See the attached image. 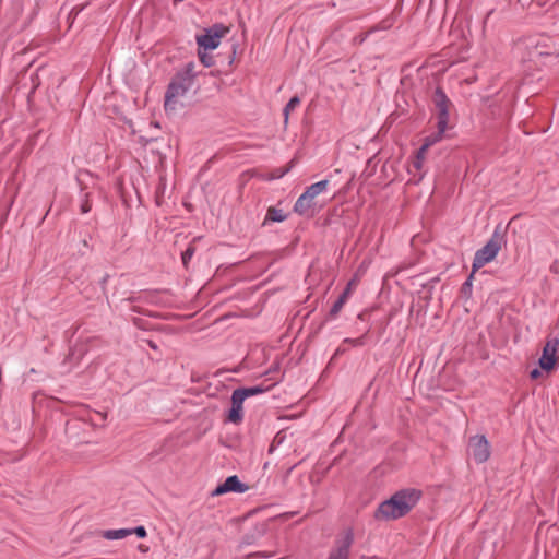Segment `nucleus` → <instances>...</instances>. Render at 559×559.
<instances>
[{
  "label": "nucleus",
  "instance_id": "37",
  "mask_svg": "<svg viewBox=\"0 0 559 559\" xmlns=\"http://www.w3.org/2000/svg\"><path fill=\"white\" fill-rule=\"evenodd\" d=\"M147 344H148V346H150L152 349H154V350H156V349H157V345H156V343H155V342H153V341L148 340V341H147Z\"/></svg>",
  "mask_w": 559,
  "mask_h": 559
},
{
  "label": "nucleus",
  "instance_id": "25",
  "mask_svg": "<svg viewBox=\"0 0 559 559\" xmlns=\"http://www.w3.org/2000/svg\"><path fill=\"white\" fill-rule=\"evenodd\" d=\"M293 165H294V159H293V160H290V162L288 163V165H287V166H285V167H283V168H277V169H275V170L273 171V174H272V177H271V178H272V179H278V178H282L283 176H285V175H286V174L292 169Z\"/></svg>",
  "mask_w": 559,
  "mask_h": 559
},
{
  "label": "nucleus",
  "instance_id": "22",
  "mask_svg": "<svg viewBox=\"0 0 559 559\" xmlns=\"http://www.w3.org/2000/svg\"><path fill=\"white\" fill-rule=\"evenodd\" d=\"M198 57L201 63L206 68L213 67L215 64L214 57L207 53V50L198 49Z\"/></svg>",
  "mask_w": 559,
  "mask_h": 559
},
{
  "label": "nucleus",
  "instance_id": "26",
  "mask_svg": "<svg viewBox=\"0 0 559 559\" xmlns=\"http://www.w3.org/2000/svg\"><path fill=\"white\" fill-rule=\"evenodd\" d=\"M357 285V281H356V277L352 278L345 286L344 290L341 293V297H344L345 300L348 299V297L350 296L353 289L356 287Z\"/></svg>",
  "mask_w": 559,
  "mask_h": 559
},
{
  "label": "nucleus",
  "instance_id": "15",
  "mask_svg": "<svg viewBox=\"0 0 559 559\" xmlns=\"http://www.w3.org/2000/svg\"><path fill=\"white\" fill-rule=\"evenodd\" d=\"M437 132H433L429 135H427L425 139H424V143L423 144H427V147H431L433 144H436L437 142H439L442 138H443V134L448 128V123L444 122L443 126H441V122L438 121L437 122Z\"/></svg>",
  "mask_w": 559,
  "mask_h": 559
},
{
  "label": "nucleus",
  "instance_id": "18",
  "mask_svg": "<svg viewBox=\"0 0 559 559\" xmlns=\"http://www.w3.org/2000/svg\"><path fill=\"white\" fill-rule=\"evenodd\" d=\"M130 535L129 528H119V530H107L103 532V537L109 540L121 539Z\"/></svg>",
  "mask_w": 559,
  "mask_h": 559
},
{
  "label": "nucleus",
  "instance_id": "4",
  "mask_svg": "<svg viewBox=\"0 0 559 559\" xmlns=\"http://www.w3.org/2000/svg\"><path fill=\"white\" fill-rule=\"evenodd\" d=\"M328 185L329 180L324 179L307 187L305 192L297 199L294 205V212L299 215H305L310 209L314 206V198L323 192Z\"/></svg>",
  "mask_w": 559,
  "mask_h": 559
},
{
  "label": "nucleus",
  "instance_id": "8",
  "mask_svg": "<svg viewBox=\"0 0 559 559\" xmlns=\"http://www.w3.org/2000/svg\"><path fill=\"white\" fill-rule=\"evenodd\" d=\"M245 400L246 399L241 397V395L237 392L236 389L233 391L231 397H230L231 406L226 414V417L224 420L225 423H231L235 425H239L242 423V420H243L242 404H243Z\"/></svg>",
  "mask_w": 559,
  "mask_h": 559
},
{
  "label": "nucleus",
  "instance_id": "43",
  "mask_svg": "<svg viewBox=\"0 0 559 559\" xmlns=\"http://www.w3.org/2000/svg\"><path fill=\"white\" fill-rule=\"evenodd\" d=\"M384 330H385V324H384V325H382V328H381V331H380V332H383Z\"/></svg>",
  "mask_w": 559,
  "mask_h": 559
},
{
  "label": "nucleus",
  "instance_id": "10",
  "mask_svg": "<svg viewBox=\"0 0 559 559\" xmlns=\"http://www.w3.org/2000/svg\"><path fill=\"white\" fill-rule=\"evenodd\" d=\"M354 542V534L352 530H348L343 537L342 542L333 549L328 559H348L349 548Z\"/></svg>",
  "mask_w": 559,
  "mask_h": 559
},
{
  "label": "nucleus",
  "instance_id": "23",
  "mask_svg": "<svg viewBox=\"0 0 559 559\" xmlns=\"http://www.w3.org/2000/svg\"><path fill=\"white\" fill-rule=\"evenodd\" d=\"M369 331L370 330L368 329L361 336L357 338H345L344 343L352 344L353 346H364L367 343Z\"/></svg>",
  "mask_w": 559,
  "mask_h": 559
},
{
  "label": "nucleus",
  "instance_id": "40",
  "mask_svg": "<svg viewBox=\"0 0 559 559\" xmlns=\"http://www.w3.org/2000/svg\"><path fill=\"white\" fill-rule=\"evenodd\" d=\"M83 245H84L85 247H88V243H87V241H86V240H83Z\"/></svg>",
  "mask_w": 559,
  "mask_h": 559
},
{
  "label": "nucleus",
  "instance_id": "1",
  "mask_svg": "<svg viewBox=\"0 0 559 559\" xmlns=\"http://www.w3.org/2000/svg\"><path fill=\"white\" fill-rule=\"evenodd\" d=\"M423 498L416 488H403L382 501L373 513L376 520L393 521L407 515Z\"/></svg>",
  "mask_w": 559,
  "mask_h": 559
},
{
  "label": "nucleus",
  "instance_id": "35",
  "mask_svg": "<svg viewBox=\"0 0 559 559\" xmlns=\"http://www.w3.org/2000/svg\"><path fill=\"white\" fill-rule=\"evenodd\" d=\"M236 48H237V45H233L231 56H230V60H229V64H231V63L234 62L235 55H236Z\"/></svg>",
  "mask_w": 559,
  "mask_h": 559
},
{
  "label": "nucleus",
  "instance_id": "38",
  "mask_svg": "<svg viewBox=\"0 0 559 559\" xmlns=\"http://www.w3.org/2000/svg\"><path fill=\"white\" fill-rule=\"evenodd\" d=\"M366 314H367L366 312H361V313H359V314H358V319H360V320H365Z\"/></svg>",
  "mask_w": 559,
  "mask_h": 559
},
{
  "label": "nucleus",
  "instance_id": "31",
  "mask_svg": "<svg viewBox=\"0 0 559 559\" xmlns=\"http://www.w3.org/2000/svg\"><path fill=\"white\" fill-rule=\"evenodd\" d=\"M367 36H368V33L359 34V35H357V36L354 38V41H355L356 44H359V45H360V44H362V43L366 40Z\"/></svg>",
  "mask_w": 559,
  "mask_h": 559
},
{
  "label": "nucleus",
  "instance_id": "13",
  "mask_svg": "<svg viewBox=\"0 0 559 559\" xmlns=\"http://www.w3.org/2000/svg\"><path fill=\"white\" fill-rule=\"evenodd\" d=\"M538 365L542 370L550 373L556 370L558 366V357L556 355L547 356V354H542V357L538 359Z\"/></svg>",
  "mask_w": 559,
  "mask_h": 559
},
{
  "label": "nucleus",
  "instance_id": "36",
  "mask_svg": "<svg viewBox=\"0 0 559 559\" xmlns=\"http://www.w3.org/2000/svg\"><path fill=\"white\" fill-rule=\"evenodd\" d=\"M152 140H153V139H151V141H152ZM139 141H140V143H142L144 146H145V145H147V144H148V142H150V140H148V139H145V138H143V136H140Z\"/></svg>",
  "mask_w": 559,
  "mask_h": 559
},
{
  "label": "nucleus",
  "instance_id": "34",
  "mask_svg": "<svg viewBox=\"0 0 559 559\" xmlns=\"http://www.w3.org/2000/svg\"><path fill=\"white\" fill-rule=\"evenodd\" d=\"M83 9H84V5L81 8H73L69 14V17H71L72 15H74V17H75Z\"/></svg>",
  "mask_w": 559,
  "mask_h": 559
},
{
  "label": "nucleus",
  "instance_id": "9",
  "mask_svg": "<svg viewBox=\"0 0 559 559\" xmlns=\"http://www.w3.org/2000/svg\"><path fill=\"white\" fill-rule=\"evenodd\" d=\"M432 102L438 109V121L443 126L444 122H449V107L451 105L450 99L444 93L441 86H437L432 95Z\"/></svg>",
  "mask_w": 559,
  "mask_h": 559
},
{
  "label": "nucleus",
  "instance_id": "32",
  "mask_svg": "<svg viewBox=\"0 0 559 559\" xmlns=\"http://www.w3.org/2000/svg\"><path fill=\"white\" fill-rule=\"evenodd\" d=\"M272 554L270 552H254L250 554L248 557H263V558H270Z\"/></svg>",
  "mask_w": 559,
  "mask_h": 559
},
{
  "label": "nucleus",
  "instance_id": "41",
  "mask_svg": "<svg viewBox=\"0 0 559 559\" xmlns=\"http://www.w3.org/2000/svg\"><path fill=\"white\" fill-rule=\"evenodd\" d=\"M550 270L555 271V270H557V266H550Z\"/></svg>",
  "mask_w": 559,
  "mask_h": 559
},
{
  "label": "nucleus",
  "instance_id": "3",
  "mask_svg": "<svg viewBox=\"0 0 559 559\" xmlns=\"http://www.w3.org/2000/svg\"><path fill=\"white\" fill-rule=\"evenodd\" d=\"M502 243H504V230L501 225H498L487 243L476 251L472 269L477 272L485 264L491 262L500 251Z\"/></svg>",
  "mask_w": 559,
  "mask_h": 559
},
{
  "label": "nucleus",
  "instance_id": "21",
  "mask_svg": "<svg viewBox=\"0 0 559 559\" xmlns=\"http://www.w3.org/2000/svg\"><path fill=\"white\" fill-rule=\"evenodd\" d=\"M299 104H300V98L297 95L293 96L288 100V103L286 104V106L283 109V114L285 117V123H287V121H288V116H289L290 111H293L297 106H299Z\"/></svg>",
  "mask_w": 559,
  "mask_h": 559
},
{
  "label": "nucleus",
  "instance_id": "7",
  "mask_svg": "<svg viewBox=\"0 0 559 559\" xmlns=\"http://www.w3.org/2000/svg\"><path fill=\"white\" fill-rule=\"evenodd\" d=\"M249 489V486L242 483L237 475L228 476L222 484L212 491V496H222L228 492L242 493Z\"/></svg>",
  "mask_w": 559,
  "mask_h": 559
},
{
  "label": "nucleus",
  "instance_id": "33",
  "mask_svg": "<svg viewBox=\"0 0 559 559\" xmlns=\"http://www.w3.org/2000/svg\"><path fill=\"white\" fill-rule=\"evenodd\" d=\"M108 278H109V275H108V274H106V275H104V277H103V278L100 280V282H99L100 287H102V290H103L104 293H105V290H106V283H107Z\"/></svg>",
  "mask_w": 559,
  "mask_h": 559
},
{
  "label": "nucleus",
  "instance_id": "12",
  "mask_svg": "<svg viewBox=\"0 0 559 559\" xmlns=\"http://www.w3.org/2000/svg\"><path fill=\"white\" fill-rule=\"evenodd\" d=\"M287 214L277 206H270L266 211V215L262 222V226H266L270 223H282L287 218Z\"/></svg>",
  "mask_w": 559,
  "mask_h": 559
},
{
  "label": "nucleus",
  "instance_id": "27",
  "mask_svg": "<svg viewBox=\"0 0 559 559\" xmlns=\"http://www.w3.org/2000/svg\"><path fill=\"white\" fill-rule=\"evenodd\" d=\"M164 192H165V185L159 183L156 189V192H155V201H156L157 205H162Z\"/></svg>",
  "mask_w": 559,
  "mask_h": 559
},
{
  "label": "nucleus",
  "instance_id": "29",
  "mask_svg": "<svg viewBox=\"0 0 559 559\" xmlns=\"http://www.w3.org/2000/svg\"><path fill=\"white\" fill-rule=\"evenodd\" d=\"M80 209L82 214L88 213L91 211L92 204L87 198L82 202Z\"/></svg>",
  "mask_w": 559,
  "mask_h": 559
},
{
  "label": "nucleus",
  "instance_id": "28",
  "mask_svg": "<svg viewBox=\"0 0 559 559\" xmlns=\"http://www.w3.org/2000/svg\"><path fill=\"white\" fill-rule=\"evenodd\" d=\"M130 535L135 534L139 538H145L147 535V532L144 526H136L134 528H129Z\"/></svg>",
  "mask_w": 559,
  "mask_h": 559
},
{
  "label": "nucleus",
  "instance_id": "20",
  "mask_svg": "<svg viewBox=\"0 0 559 559\" xmlns=\"http://www.w3.org/2000/svg\"><path fill=\"white\" fill-rule=\"evenodd\" d=\"M429 148L427 147V144H421V146L418 148L415 155V159L413 162V166L419 170L423 167V163L425 160V155Z\"/></svg>",
  "mask_w": 559,
  "mask_h": 559
},
{
  "label": "nucleus",
  "instance_id": "30",
  "mask_svg": "<svg viewBox=\"0 0 559 559\" xmlns=\"http://www.w3.org/2000/svg\"><path fill=\"white\" fill-rule=\"evenodd\" d=\"M542 369L540 368H534L533 370H531L530 372V378L532 380H537L542 377Z\"/></svg>",
  "mask_w": 559,
  "mask_h": 559
},
{
  "label": "nucleus",
  "instance_id": "6",
  "mask_svg": "<svg viewBox=\"0 0 559 559\" xmlns=\"http://www.w3.org/2000/svg\"><path fill=\"white\" fill-rule=\"evenodd\" d=\"M469 449L476 463L481 464L490 457L489 441L484 435H476L469 439Z\"/></svg>",
  "mask_w": 559,
  "mask_h": 559
},
{
  "label": "nucleus",
  "instance_id": "19",
  "mask_svg": "<svg viewBox=\"0 0 559 559\" xmlns=\"http://www.w3.org/2000/svg\"><path fill=\"white\" fill-rule=\"evenodd\" d=\"M347 300L344 299V297H341L338 296L337 299L334 301V304L332 305L329 313H328V318L329 319H334L338 316V313L341 312V310L343 309L344 305L346 304Z\"/></svg>",
  "mask_w": 559,
  "mask_h": 559
},
{
  "label": "nucleus",
  "instance_id": "2",
  "mask_svg": "<svg viewBox=\"0 0 559 559\" xmlns=\"http://www.w3.org/2000/svg\"><path fill=\"white\" fill-rule=\"evenodd\" d=\"M194 63L188 62L185 68L178 71L168 84L165 93V110H174L176 98L183 96L191 87L195 78Z\"/></svg>",
  "mask_w": 559,
  "mask_h": 559
},
{
  "label": "nucleus",
  "instance_id": "11",
  "mask_svg": "<svg viewBox=\"0 0 559 559\" xmlns=\"http://www.w3.org/2000/svg\"><path fill=\"white\" fill-rule=\"evenodd\" d=\"M267 524L266 523H260L253 527V530L247 534L243 535L241 544L242 545H252L254 544L259 538L264 536L267 532Z\"/></svg>",
  "mask_w": 559,
  "mask_h": 559
},
{
  "label": "nucleus",
  "instance_id": "16",
  "mask_svg": "<svg viewBox=\"0 0 559 559\" xmlns=\"http://www.w3.org/2000/svg\"><path fill=\"white\" fill-rule=\"evenodd\" d=\"M201 240L200 236L194 237L191 242L188 245L187 249L181 253L182 264L186 270L189 269V262L193 254L195 253V243Z\"/></svg>",
  "mask_w": 559,
  "mask_h": 559
},
{
  "label": "nucleus",
  "instance_id": "39",
  "mask_svg": "<svg viewBox=\"0 0 559 559\" xmlns=\"http://www.w3.org/2000/svg\"><path fill=\"white\" fill-rule=\"evenodd\" d=\"M139 549H140L141 551H145V550H146L145 546H144V545H142V544H141V545H139Z\"/></svg>",
  "mask_w": 559,
  "mask_h": 559
},
{
  "label": "nucleus",
  "instance_id": "17",
  "mask_svg": "<svg viewBox=\"0 0 559 559\" xmlns=\"http://www.w3.org/2000/svg\"><path fill=\"white\" fill-rule=\"evenodd\" d=\"M476 272H471L466 281L462 284L460 289L461 298L468 300L472 297L473 281Z\"/></svg>",
  "mask_w": 559,
  "mask_h": 559
},
{
  "label": "nucleus",
  "instance_id": "5",
  "mask_svg": "<svg viewBox=\"0 0 559 559\" xmlns=\"http://www.w3.org/2000/svg\"><path fill=\"white\" fill-rule=\"evenodd\" d=\"M228 27L221 23L213 24L211 27L205 29L204 34L197 36L198 49H216L221 43V39L226 33H228Z\"/></svg>",
  "mask_w": 559,
  "mask_h": 559
},
{
  "label": "nucleus",
  "instance_id": "14",
  "mask_svg": "<svg viewBox=\"0 0 559 559\" xmlns=\"http://www.w3.org/2000/svg\"><path fill=\"white\" fill-rule=\"evenodd\" d=\"M272 386H273V384L269 385V386L259 384V385L249 386V388L241 386V388H237L236 390L241 395V397L248 399V397L264 393V392L269 391Z\"/></svg>",
  "mask_w": 559,
  "mask_h": 559
},
{
  "label": "nucleus",
  "instance_id": "24",
  "mask_svg": "<svg viewBox=\"0 0 559 559\" xmlns=\"http://www.w3.org/2000/svg\"><path fill=\"white\" fill-rule=\"evenodd\" d=\"M558 345H559L558 340H555L554 342L548 341L543 348V354H547V356L556 355Z\"/></svg>",
  "mask_w": 559,
  "mask_h": 559
},
{
  "label": "nucleus",
  "instance_id": "42",
  "mask_svg": "<svg viewBox=\"0 0 559 559\" xmlns=\"http://www.w3.org/2000/svg\"><path fill=\"white\" fill-rule=\"evenodd\" d=\"M550 270L555 271V270H557V266H550Z\"/></svg>",
  "mask_w": 559,
  "mask_h": 559
}]
</instances>
